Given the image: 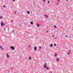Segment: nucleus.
Listing matches in <instances>:
<instances>
[{
	"label": "nucleus",
	"instance_id": "37",
	"mask_svg": "<svg viewBox=\"0 0 73 73\" xmlns=\"http://www.w3.org/2000/svg\"><path fill=\"white\" fill-rule=\"evenodd\" d=\"M67 1H68V0H67Z\"/></svg>",
	"mask_w": 73,
	"mask_h": 73
},
{
	"label": "nucleus",
	"instance_id": "22",
	"mask_svg": "<svg viewBox=\"0 0 73 73\" xmlns=\"http://www.w3.org/2000/svg\"><path fill=\"white\" fill-rule=\"evenodd\" d=\"M39 49H40L41 48V47L40 46H39Z\"/></svg>",
	"mask_w": 73,
	"mask_h": 73
},
{
	"label": "nucleus",
	"instance_id": "14",
	"mask_svg": "<svg viewBox=\"0 0 73 73\" xmlns=\"http://www.w3.org/2000/svg\"><path fill=\"white\" fill-rule=\"evenodd\" d=\"M40 49H39L38 50H37V51L38 52H40Z\"/></svg>",
	"mask_w": 73,
	"mask_h": 73
},
{
	"label": "nucleus",
	"instance_id": "34",
	"mask_svg": "<svg viewBox=\"0 0 73 73\" xmlns=\"http://www.w3.org/2000/svg\"><path fill=\"white\" fill-rule=\"evenodd\" d=\"M47 33H48V31H47Z\"/></svg>",
	"mask_w": 73,
	"mask_h": 73
},
{
	"label": "nucleus",
	"instance_id": "15",
	"mask_svg": "<svg viewBox=\"0 0 73 73\" xmlns=\"http://www.w3.org/2000/svg\"><path fill=\"white\" fill-rule=\"evenodd\" d=\"M0 19H3V17H2L1 16H0Z\"/></svg>",
	"mask_w": 73,
	"mask_h": 73
},
{
	"label": "nucleus",
	"instance_id": "20",
	"mask_svg": "<svg viewBox=\"0 0 73 73\" xmlns=\"http://www.w3.org/2000/svg\"><path fill=\"white\" fill-rule=\"evenodd\" d=\"M49 2H50L49 1H48V4H49Z\"/></svg>",
	"mask_w": 73,
	"mask_h": 73
},
{
	"label": "nucleus",
	"instance_id": "36",
	"mask_svg": "<svg viewBox=\"0 0 73 73\" xmlns=\"http://www.w3.org/2000/svg\"><path fill=\"white\" fill-rule=\"evenodd\" d=\"M69 51V52H70V50Z\"/></svg>",
	"mask_w": 73,
	"mask_h": 73
},
{
	"label": "nucleus",
	"instance_id": "17",
	"mask_svg": "<svg viewBox=\"0 0 73 73\" xmlns=\"http://www.w3.org/2000/svg\"><path fill=\"white\" fill-rule=\"evenodd\" d=\"M54 56H55V57H56V56H57V54H54Z\"/></svg>",
	"mask_w": 73,
	"mask_h": 73
},
{
	"label": "nucleus",
	"instance_id": "12",
	"mask_svg": "<svg viewBox=\"0 0 73 73\" xmlns=\"http://www.w3.org/2000/svg\"><path fill=\"white\" fill-rule=\"evenodd\" d=\"M31 25H33V22H31Z\"/></svg>",
	"mask_w": 73,
	"mask_h": 73
},
{
	"label": "nucleus",
	"instance_id": "39",
	"mask_svg": "<svg viewBox=\"0 0 73 73\" xmlns=\"http://www.w3.org/2000/svg\"><path fill=\"white\" fill-rule=\"evenodd\" d=\"M52 73L51 72V73Z\"/></svg>",
	"mask_w": 73,
	"mask_h": 73
},
{
	"label": "nucleus",
	"instance_id": "13",
	"mask_svg": "<svg viewBox=\"0 0 73 73\" xmlns=\"http://www.w3.org/2000/svg\"><path fill=\"white\" fill-rule=\"evenodd\" d=\"M44 16H45L47 18V17H48V16H47V15H45Z\"/></svg>",
	"mask_w": 73,
	"mask_h": 73
},
{
	"label": "nucleus",
	"instance_id": "19",
	"mask_svg": "<svg viewBox=\"0 0 73 73\" xmlns=\"http://www.w3.org/2000/svg\"><path fill=\"white\" fill-rule=\"evenodd\" d=\"M54 28H57V27H56V26L54 25Z\"/></svg>",
	"mask_w": 73,
	"mask_h": 73
},
{
	"label": "nucleus",
	"instance_id": "2",
	"mask_svg": "<svg viewBox=\"0 0 73 73\" xmlns=\"http://www.w3.org/2000/svg\"><path fill=\"white\" fill-rule=\"evenodd\" d=\"M1 25L2 27H3L4 25V24L3 23V22H2L1 23Z\"/></svg>",
	"mask_w": 73,
	"mask_h": 73
},
{
	"label": "nucleus",
	"instance_id": "28",
	"mask_svg": "<svg viewBox=\"0 0 73 73\" xmlns=\"http://www.w3.org/2000/svg\"><path fill=\"white\" fill-rule=\"evenodd\" d=\"M67 54H69V52H68L67 53Z\"/></svg>",
	"mask_w": 73,
	"mask_h": 73
},
{
	"label": "nucleus",
	"instance_id": "24",
	"mask_svg": "<svg viewBox=\"0 0 73 73\" xmlns=\"http://www.w3.org/2000/svg\"><path fill=\"white\" fill-rule=\"evenodd\" d=\"M5 7H6V6H3V7L4 8H5Z\"/></svg>",
	"mask_w": 73,
	"mask_h": 73
},
{
	"label": "nucleus",
	"instance_id": "11",
	"mask_svg": "<svg viewBox=\"0 0 73 73\" xmlns=\"http://www.w3.org/2000/svg\"><path fill=\"white\" fill-rule=\"evenodd\" d=\"M46 70H49V68L47 67H46Z\"/></svg>",
	"mask_w": 73,
	"mask_h": 73
},
{
	"label": "nucleus",
	"instance_id": "29",
	"mask_svg": "<svg viewBox=\"0 0 73 73\" xmlns=\"http://www.w3.org/2000/svg\"><path fill=\"white\" fill-rule=\"evenodd\" d=\"M66 37H68V36L67 35H66Z\"/></svg>",
	"mask_w": 73,
	"mask_h": 73
},
{
	"label": "nucleus",
	"instance_id": "7",
	"mask_svg": "<svg viewBox=\"0 0 73 73\" xmlns=\"http://www.w3.org/2000/svg\"><path fill=\"white\" fill-rule=\"evenodd\" d=\"M36 26L38 27H40V25H38V24H36Z\"/></svg>",
	"mask_w": 73,
	"mask_h": 73
},
{
	"label": "nucleus",
	"instance_id": "30",
	"mask_svg": "<svg viewBox=\"0 0 73 73\" xmlns=\"http://www.w3.org/2000/svg\"><path fill=\"white\" fill-rule=\"evenodd\" d=\"M13 1H15V0H13Z\"/></svg>",
	"mask_w": 73,
	"mask_h": 73
},
{
	"label": "nucleus",
	"instance_id": "5",
	"mask_svg": "<svg viewBox=\"0 0 73 73\" xmlns=\"http://www.w3.org/2000/svg\"><path fill=\"white\" fill-rule=\"evenodd\" d=\"M7 58H9V55H8V54H7Z\"/></svg>",
	"mask_w": 73,
	"mask_h": 73
},
{
	"label": "nucleus",
	"instance_id": "35",
	"mask_svg": "<svg viewBox=\"0 0 73 73\" xmlns=\"http://www.w3.org/2000/svg\"><path fill=\"white\" fill-rule=\"evenodd\" d=\"M19 26H21V25H20L19 24Z\"/></svg>",
	"mask_w": 73,
	"mask_h": 73
},
{
	"label": "nucleus",
	"instance_id": "10",
	"mask_svg": "<svg viewBox=\"0 0 73 73\" xmlns=\"http://www.w3.org/2000/svg\"><path fill=\"white\" fill-rule=\"evenodd\" d=\"M29 60H31V57H29Z\"/></svg>",
	"mask_w": 73,
	"mask_h": 73
},
{
	"label": "nucleus",
	"instance_id": "3",
	"mask_svg": "<svg viewBox=\"0 0 73 73\" xmlns=\"http://www.w3.org/2000/svg\"><path fill=\"white\" fill-rule=\"evenodd\" d=\"M45 65H44V68H46V63H45Z\"/></svg>",
	"mask_w": 73,
	"mask_h": 73
},
{
	"label": "nucleus",
	"instance_id": "25",
	"mask_svg": "<svg viewBox=\"0 0 73 73\" xmlns=\"http://www.w3.org/2000/svg\"><path fill=\"white\" fill-rule=\"evenodd\" d=\"M12 32H14V33H15V31H14L13 30Z\"/></svg>",
	"mask_w": 73,
	"mask_h": 73
},
{
	"label": "nucleus",
	"instance_id": "33",
	"mask_svg": "<svg viewBox=\"0 0 73 73\" xmlns=\"http://www.w3.org/2000/svg\"><path fill=\"white\" fill-rule=\"evenodd\" d=\"M14 13H16V12H15Z\"/></svg>",
	"mask_w": 73,
	"mask_h": 73
},
{
	"label": "nucleus",
	"instance_id": "18",
	"mask_svg": "<svg viewBox=\"0 0 73 73\" xmlns=\"http://www.w3.org/2000/svg\"><path fill=\"white\" fill-rule=\"evenodd\" d=\"M27 13L28 14H29V11H27Z\"/></svg>",
	"mask_w": 73,
	"mask_h": 73
},
{
	"label": "nucleus",
	"instance_id": "32",
	"mask_svg": "<svg viewBox=\"0 0 73 73\" xmlns=\"http://www.w3.org/2000/svg\"><path fill=\"white\" fill-rule=\"evenodd\" d=\"M52 37H54V35H52Z\"/></svg>",
	"mask_w": 73,
	"mask_h": 73
},
{
	"label": "nucleus",
	"instance_id": "38",
	"mask_svg": "<svg viewBox=\"0 0 73 73\" xmlns=\"http://www.w3.org/2000/svg\"><path fill=\"white\" fill-rule=\"evenodd\" d=\"M8 30H9V29H8Z\"/></svg>",
	"mask_w": 73,
	"mask_h": 73
},
{
	"label": "nucleus",
	"instance_id": "21",
	"mask_svg": "<svg viewBox=\"0 0 73 73\" xmlns=\"http://www.w3.org/2000/svg\"><path fill=\"white\" fill-rule=\"evenodd\" d=\"M54 46H56V43H54Z\"/></svg>",
	"mask_w": 73,
	"mask_h": 73
},
{
	"label": "nucleus",
	"instance_id": "26",
	"mask_svg": "<svg viewBox=\"0 0 73 73\" xmlns=\"http://www.w3.org/2000/svg\"><path fill=\"white\" fill-rule=\"evenodd\" d=\"M11 23H12V22H13V21L11 20Z\"/></svg>",
	"mask_w": 73,
	"mask_h": 73
},
{
	"label": "nucleus",
	"instance_id": "23",
	"mask_svg": "<svg viewBox=\"0 0 73 73\" xmlns=\"http://www.w3.org/2000/svg\"><path fill=\"white\" fill-rule=\"evenodd\" d=\"M43 1H44V2H45V0H43Z\"/></svg>",
	"mask_w": 73,
	"mask_h": 73
},
{
	"label": "nucleus",
	"instance_id": "8",
	"mask_svg": "<svg viewBox=\"0 0 73 73\" xmlns=\"http://www.w3.org/2000/svg\"><path fill=\"white\" fill-rule=\"evenodd\" d=\"M56 60L57 61H59V59H58V58H57L56 59Z\"/></svg>",
	"mask_w": 73,
	"mask_h": 73
},
{
	"label": "nucleus",
	"instance_id": "6",
	"mask_svg": "<svg viewBox=\"0 0 73 73\" xmlns=\"http://www.w3.org/2000/svg\"><path fill=\"white\" fill-rule=\"evenodd\" d=\"M34 49L35 50H37V47H35Z\"/></svg>",
	"mask_w": 73,
	"mask_h": 73
},
{
	"label": "nucleus",
	"instance_id": "1",
	"mask_svg": "<svg viewBox=\"0 0 73 73\" xmlns=\"http://www.w3.org/2000/svg\"><path fill=\"white\" fill-rule=\"evenodd\" d=\"M10 48L11 49H12V50H15V47H13V46H11Z\"/></svg>",
	"mask_w": 73,
	"mask_h": 73
},
{
	"label": "nucleus",
	"instance_id": "31",
	"mask_svg": "<svg viewBox=\"0 0 73 73\" xmlns=\"http://www.w3.org/2000/svg\"><path fill=\"white\" fill-rule=\"evenodd\" d=\"M57 5H58V3H57Z\"/></svg>",
	"mask_w": 73,
	"mask_h": 73
},
{
	"label": "nucleus",
	"instance_id": "9",
	"mask_svg": "<svg viewBox=\"0 0 73 73\" xmlns=\"http://www.w3.org/2000/svg\"><path fill=\"white\" fill-rule=\"evenodd\" d=\"M52 46H53V44H50V47H52Z\"/></svg>",
	"mask_w": 73,
	"mask_h": 73
},
{
	"label": "nucleus",
	"instance_id": "4",
	"mask_svg": "<svg viewBox=\"0 0 73 73\" xmlns=\"http://www.w3.org/2000/svg\"><path fill=\"white\" fill-rule=\"evenodd\" d=\"M0 48L2 50H4V49L3 48H2V47H1V46H0Z\"/></svg>",
	"mask_w": 73,
	"mask_h": 73
},
{
	"label": "nucleus",
	"instance_id": "27",
	"mask_svg": "<svg viewBox=\"0 0 73 73\" xmlns=\"http://www.w3.org/2000/svg\"><path fill=\"white\" fill-rule=\"evenodd\" d=\"M58 3H59V2H60V1L59 0H57Z\"/></svg>",
	"mask_w": 73,
	"mask_h": 73
},
{
	"label": "nucleus",
	"instance_id": "16",
	"mask_svg": "<svg viewBox=\"0 0 73 73\" xmlns=\"http://www.w3.org/2000/svg\"><path fill=\"white\" fill-rule=\"evenodd\" d=\"M57 36L55 37L54 38L55 39H57Z\"/></svg>",
	"mask_w": 73,
	"mask_h": 73
}]
</instances>
